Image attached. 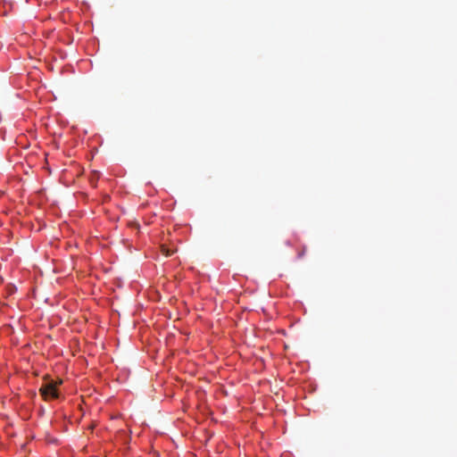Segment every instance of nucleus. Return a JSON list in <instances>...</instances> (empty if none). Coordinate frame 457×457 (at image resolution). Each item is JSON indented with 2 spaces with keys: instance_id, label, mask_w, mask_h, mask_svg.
Masks as SVG:
<instances>
[{
  "instance_id": "nucleus-2",
  "label": "nucleus",
  "mask_w": 457,
  "mask_h": 457,
  "mask_svg": "<svg viewBox=\"0 0 457 457\" xmlns=\"http://www.w3.org/2000/svg\"><path fill=\"white\" fill-rule=\"evenodd\" d=\"M162 251L166 256H170L174 253V250H170L164 245H162Z\"/></svg>"
},
{
  "instance_id": "nucleus-1",
  "label": "nucleus",
  "mask_w": 457,
  "mask_h": 457,
  "mask_svg": "<svg viewBox=\"0 0 457 457\" xmlns=\"http://www.w3.org/2000/svg\"><path fill=\"white\" fill-rule=\"evenodd\" d=\"M62 381H54L50 380L46 383L43 384L39 388V393L43 396L45 400L56 399L59 397V393L57 390L58 385H60Z\"/></svg>"
}]
</instances>
